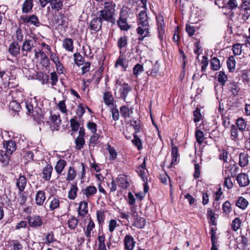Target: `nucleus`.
<instances>
[{
    "label": "nucleus",
    "instance_id": "f257e3e1",
    "mask_svg": "<svg viewBox=\"0 0 250 250\" xmlns=\"http://www.w3.org/2000/svg\"><path fill=\"white\" fill-rule=\"evenodd\" d=\"M137 19L138 27L136 31L138 35V42L141 43L145 38L149 37L151 36L150 32V26L146 9L140 11Z\"/></svg>",
    "mask_w": 250,
    "mask_h": 250
},
{
    "label": "nucleus",
    "instance_id": "f03ea898",
    "mask_svg": "<svg viewBox=\"0 0 250 250\" xmlns=\"http://www.w3.org/2000/svg\"><path fill=\"white\" fill-rule=\"evenodd\" d=\"M116 4L113 1H105L103 8L97 12V15L107 22L114 25L116 23L115 18Z\"/></svg>",
    "mask_w": 250,
    "mask_h": 250
},
{
    "label": "nucleus",
    "instance_id": "7ed1b4c3",
    "mask_svg": "<svg viewBox=\"0 0 250 250\" xmlns=\"http://www.w3.org/2000/svg\"><path fill=\"white\" fill-rule=\"evenodd\" d=\"M129 12L127 7H123L119 13V18L116 21L118 27L121 31H128L131 27V25L127 22L129 17Z\"/></svg>",
    "mask_w": 250,
    "mask_h": 250
},
{
    "label": "nucleus",
    "instance_id": "20e7f679",
    "mask_svg": "<svg viewBox=\"0 0 250 250\" xmlns=\"http://www.w3.org/2000/svg\"><path fill=\"white\" fill-rule=\"evenodd\" d=\"M118 84L116 88L118 89V92H115V96L117 99H120L125 101L126 99L132 90V87L126 82H122L118 81L116 83Z\"/></svg>",
    "mask_w": 250,
    "mask_h": 250
},
{
    "label": "nucleus",
    "instance_id": "39448f33",
    "mask_svg": "<svg viewBox=\"0 0 250 250\" xmlns=\"http://www.w3.org/2000/svg\"><path fill=\"white\" fill-rule=\"evenodd\" d=\"M223 167L225 168V174L227 175V172H229L230 176L234 177L239 169L238 167L236 165L235 162L231 159L229 160V162L223 163Z\"/></svg>",
    "mask_w": 250,
    "mask_h": 250
},
{
    "label": "nucleus",
    "instance_id": "423d86ee",
    "mask_svg": "<svg viewBox=\"0 0 250 250\" xmlns=\"http://www.w3.org/2000/svg\"><path fill=\"white\" fill-rule=\"evenodd\" d=\"M20 20L24 23L28 24H32L36 27L40 26V22L38 17L34 14L31 15H23L21 16Z\"/></svg>",
    "mask_w": 250,
    "mask_h": 250
},
{
    "label": "nucleus",
    "instance_id": "0eeeda50",
    "mask_svg": "<svg viewBox=\"0 0 250 250\" xmlns=\"http://www.w3.org/2000/svg\"><path fill=\"white\" fill-rule=\"evenodd\" d=\"M48 120H49L50 123H51V124H49V125H50V127L52 131L59 130L60 125L61 124V120L60 115H52V111H51L48 116Z\"/></svg>",
    "mask_w": 250,
    "mask_h": 250
},
{
    "label": "nucleus",
    "instance_id": "6e6552de",
    "mask_svg": "<svg viewBox=\"0 0 250 250\" xmlns=\"http://www.w3.org/2000/svg\"><path fill=\"white\" fill-rule=\"evenodd\" d=\"M104 21L100 16L97 15L91 21L88 27L90 30L98 32L102 29L103 22Z\"/></svg>",
    "mask_w": 250,
    "mask_h": 250
},
{
    "label": "nucleus",
    "instance_id": "1a4fd4ad",
    "mask_svg": "<svg viewBox=\"0 0 250 250\" xmlns=\"http://www.w3.org/2000/svg\"><path fill=\"white\" fill-rule=\"evenodd\" d=\"M27 219L28 225L33 228L41 227L43 224L42 217L39 215L29 216L27 217Z\"/></svg>",
    "mask_w": 250,
    "mask_h": 250
},
{
    "label": "nucleus",
    "instance_id": "9d476101",
    "mask_svg": "<svg viewBox=\"0 0 250 250\" xmlns=\"http://www.w3.org/2000/svg\"><path fill=\"white\" fill-rule=\"evenodd\" d=\"M171 144L172 147L171 150V162L167 166L168 168H172L174 166L178 163V158L179 156L178 148L176 146H173V140L171 139Z\"/></svg>",
    "mask_w": 250,
    "mask_h": 250
},
{
    "label": "nucleus",
    "instance_id": "9b49d317",
    "mask_svg": "<svg viewBox=\"0 0 250 250\" xmlns=\"http://www.w3.org/2000/svg\"><path fill=\"white\" fill-rule=\"evenodd\" d=\"M21 47L17 42L13 41L9 45L8 53L11 56L16 58L20 54Z\"/></svg>",
    "mask_w": 250,
    "mask_h": 250
},
{
    "label": "nucleus",
    "instance_id": "f8f14e48",
    "mask_svg": "<svg viewBox=\"0 0 250 250\" xmlns=\"http://www.w3.org/2000/svg\"><path fill=\"white\" fill-rule=\"evenodd\" d=\"M123 241L125 250H133L136 242L131 235H126Z\"/></svg>",
    "mask_w": 250,
    "mask_h": 250
},
{
    "label": "nucleus",
    "instance_id": "ddd939ff",
    "mask_svg": "<svg viewBox=\"0 0 250 250\" xmlns=\"http://www.w3.org/2000/svg\"><path fill=\"white\" fill-rule=\"evenodd\" d=\"M3 147L5 149V152L10 155H11L17 149L15 141L12 140L3 141Z\"/></svg>",
    "mask_w": 250,
    "mask_h": 250
},
{
    "label": "nucleus",
    "instance_id": "4468645a",
    "mask_svg": "<svg viewBox=\"0 0 250 250\" xmlns=\"http://www.w3.org/2000/svg\"><path fill=\"white\" fill-rule=\"evenodd\" d=\"M236 180L240 187H245L250 184L249 176L245 173H241L236 176Z\"/></svg>",
    "mask_w": 250,
    "mask_h": 250
},
{
    "label": "nucleus",
    "instance_id": "2eb2a0df",
    "mask_svg": "<svg viewBox=\"0 0 250 250\" xmlns=\"http://www.w3.org/2000/svg\"><path fill=\"white\" fill-rule=\"evenodd\" d=\"M53 169V167L50 164L46 165L42 169V173L40 174L41 177L45 181H50L51 178Z\"/></svg>",
    "mask_w": 250,
    "mask_h": 250
},
{
    "label": "nucleus",
    "instance_id": "dca6fc26",
    "mask_svg": "<svg viewBox=\"0 0 250 250\" xmlns=\"http://www.w3.org/2000/svg\"><path fill=\"white\" fill-rule=\"evenodd\" d=\"M116 182L119 187L122 189L127 188L130 185L127 180V177L125 174H120L116 179Z\"/></svg>",
    "mask_w": 250,
    "mask_h": 250
},
{
    "label": "nucleus",
    "instance_id": "f3484780",
    "mask_svg": "<svg viewBox=\"0 0 250 250\" xmlns=\"http://www.w3.org/2000/svg\"><path fill=\"white\" fill-rule=\"evenodd\" d=\"M132 215L134 217L133 226L138 229H143L146 225V219L143 217L139 216L136 211H134Z\"/></svg>",
    "mask_w": 250,
    "mask_h": 250
},
{
    "label": "nucleus",
    "instance_id": "a211bd4d",
    "mask_svg": "<svg viewBox=\"0 0 250 250\" xmlns=\"http://www.w3.org/2000/svg\"><path fill=\"white\" fill-rule=\"evenodd\" d=\"M41 113L39 112H36V113L33 114V119L36 121L38 124H44L45 122L46 124H49L50 121L48 120V118L45 116V113H42V111L40 110Z\"/></svg>",
    "mask_w": 250,
    "mask_h": 250
},
{
    "label": "nucleus",
    "instance_id": "6ab92c4d",
    "mask_svg": "<svg viewBox=\"0 0 250 250\" xmlns=\"http://www.w3.org/2000/svg\"><path fill=\"white\" fill-rule=\"evenodd\" d=\"M81 191L87 198H89L93 197L97 193V189L95 186L89 185L82 189Z\"/></svg>",
    "mask_w": 250,
    "mask_h": 250
},
{
    "label": "nucleus",
    "instance_id": "aec40b11",
    "mask_svg": "<svg viewBox=\"0 0 250 250\" xmlns=\"http://www.w3.org/2000/svg\"><path fill=\"white\" fill-rule=\"evenodd\" d=\"M27 179L24 175L21 174L19 177L16 180V186L20 192H22L27 185Z\"/></svg>",
    "mask_w": 250,
    "mask_h": 250
},
{
    "label": "nucleus",
    "instance_id": "412c9836",
    "mask_svg": "<svg viewBox=\"0 0 250 250\" xmlns=\"http://www.w3.org/2000/svg\"><path fill=\"white\" fill-rule=\"evenodd\" d=\"M49 201V210L50 211H54L60 207V200L57 197H53L48 199Z\"/></svg>",
    "mask_w": 250,
    "mask_h": 250
},
{
    "label": "nucleus",
    "instance_id": "4be33fe9",
    "mask_svg": "<svg viewBox=\"0 0 250 250\" xmlns=\"http://www.w3.org/2000/svg\"><path fill=\"white\" fill-rule=\"evenodd\" d=\"M46 199L45 192L44 190H38L35 195V203L36 204L39 206H42L43 205Z\"/></svg>",
    "mask_w": 250,
    "mask_h": 250
},
{
    "label": "nucleus",
    "instance_id": "5701e85b",
    "mask_svg": "<svg viewBox=\"0 0 250 250\" xmlns=\"http://www.w3.org/2000/svg\"><path fill=\"white\" fill-rule=\"evenodd\" d=\"M78 190L79 188L76 182L71 184L70 189L68 192V198L72 200H75L77 196V193Z\"/></svg>",
    "mask_w": 250,
    "mask_h": 250
},
{
    "label": "nucleus",
    "instance_id": "b1692460",
    "mask_svg": "<svg viewBox=\"0 0 250 250\" xmlns=\"http://www.w3.org/2000/svg\"><path fill=\"white\" fill-rule=\"evenodd\" d=\"M119 66L122 67V71L123 72L126 71L127 67H128V62H126L125 58L121 55H120L117 58L114 64V67L115 68H117Z\"/></svg>",
    "mask_w": 250,
    "mask_h": 250
},
{
    "label": "nucleus",
    "instance_id": "393cba45",
    "mask_svg": "<svg viewBox=\"0 0 250 250\" xmlns=\"http://www.w3.org/2000/svg\"><path fill=\"white\" fill-rule=\"evenodd\" d=\"M33 44L31 40H25L22 43L21 50L23 56H27V53L30 52L33 47Z\"/></svg>",
    "mask_w": 250,
    "mask_h": 250
},
{
    "label": "nucleus",
    "instance_id": "a878e982",
    "mask_svg": "<svg viewBox=\"0 0 250 250\" xmlns=\"http://www.w3.org/2000/svg\"><path fill=\"white\" fill-rule=\"evenodd\" d=\"M33 6V0H25L21 7L22 13H30L32 11Z\"/></svg>",
    "mask_w": 250,
    "mask_h": 250
},
{
    "label": "nucleus",
    "instance_id": "bb28decb",
    "mask_svg": "<svg viewBox=\"0 0 250 250\" xmlns=\"http://www.w3.org/2000/svg\"><path fill=\"white\" fill-rule=\"evenodd\" d=\"M88 202L85 201H81L79 203L78 208V215L83 217L88 213Z\"/></svg>",
    "mask_w": 250,
    "mask_h": 250
},
{
    "label": "nucleus",
    "instance_id": "cd10ccee",
    "mask_svg": "<svg viewBox=\"0 0 250 250\" xmlns=\"http://www.w3.org/2000/svg\"><path fill=\"white\" fill-rule=\"evenodd\" d=\"M62 47L67 51H73L74 49V42L73 40L69 38H66L62 41Z\"/></svg>",
    "mask_w": 250,
    "mask_h": 250
},
{
    "label": "nucleus",
    "instance_id": "c85d7f7f",
    "mask_svg": "<svg viewBox=\"0 0 250 250\" xmlns=\"http://www.w3.org/2000/svg\"><path fill=\"white\" fill-rule=\"evenodd\" d=\"M230 138L231 140L235 142L239 141L240 138L239 137V129L237 128V126L234 125H231L230 127Z\"/></svg>",
    "mask_w": 250,
    "mask_h": 250
},
{
    "label": "nucleus",
    "instance_id": "c756f323",
    "mask_svg": "<svg viewBox=\"0 0 250 250\" xmlns=\"http://www.w3.org/2000/svg\"><path fill=\"white\" fill-rule=\"evenodd\" d=\"M66 164L67 162L64 159H60L58 161L55 166V169L58 175H61L62 174L66 167Z\"/></svg>",
    "mask_w": 250,
    "mask_h": 250
},
{
    "label": "nucleus",
    "instance_id": "7c9ffc66",
    "mask_svg": "<svg viewBox=\"0 0 250 250\" xmlns=\"http://www.w3.org/2000/svg\"><path fill=\"white\" fill-rule=\"evenodd\" d=\"M155 19L156 21L157 29L165 28L166 24L164 21V13L159 12L156 15Z\"/></svg>",
    "mask_w": 250,
    "mask_h": 250
},
{
    "label": "nucleus",
    "instance_id": "2f4dec72",
    "mask_svg": "<svg viewBox=\"0 0 250 250\" xmlns=\"http://www.w3.org/2000/svg\"><path fill=\"white\" fill-rule=\"evenodd\" d=\"M216 229L211 227L210 229V239L211 242V247L210 250H218L216 245Z\"/></svg>",
    "mask_w": 250,
    "mask_h": 250
},
{
    "label": "nucleus",
    "instance_id": "473e14b6",
    "mask_svg": "<svg viewBox=\"0 0 250 250\" xmlns=\"http://www.w3.org/2000/svg\"><path fill=\"white\" fill-rule=\"evenodd\" d=\"M77 171L74 166H70L68 169L66 180L70 182L73 181L77 176Z\"/></svg>",
    "mask_w": 250,
    "mask_h": 250
},
{
    "label": "nucleus",
    "instance_id": "72a5a7b5",
    "mask_svg": "<svg viewBox=\"0 0 250 250\" xmlns=\"http://www.w3.org/2000/svg\"><path fill=\"white\" fill-rule=\"evenodd\" d=\"M13 91L10 90V83H6L3 82L0 84V95H7V93L9 95H11Z\"/></svg>",
    "mask_w": 250,
    "mask_h": 250
},
{
    "label": "nucleus",
    "instance_id": "f704fd0d",
    "mask_svg": "<svg viewBox=\"0 0 250 250\" xmlns=\"http://www.w3.org/2000/svg\"><path fill=\"white\" fill-rule=\"evenodd\" d=\"M249 156L247 153H241L239 157V165L242 167H246L249 163Z\"/></svg>",
    "mask_w": 250,
    "mask_h": 250
},
{
    "label": "nucleus",
    "instance_id": "c9c22d12",
    "mask_svg": "<svg viewBox=\"0 0 250 250\" xmlns=\"http://www.w3.org/2000/svg\"><path fill=\"white\" fill-rule=\"evenodd\" d=\"M103 100L104 104L107 106L114 104V98L110 91H106L104 93Z\"/></svg>",
    "mask_w": 250,
    "mask_h": 250
},
{
    "label": "nucleus",
    "instance_id": "e433bc0d",
    "mask_svg": "<svg viewBox=\"0 0 250 250\" xmlns=\"http://www.w3.org/2000/svg\"><path fill=\"white\" fill-rule=\"evenodd\" d=\"M78 223V218L74 215H71L67 220L68 228L71 230H74L77 228Z\"/></svg>",
    "mask_w": 250,
    "mask_h": 250
},
{
    "label": "nucleus",
    "instance_id": "4c0bfd02",
    "mask_svg": "<svg viewBox=\"0 0 250 250\" xmlns=\"http://www.w3.org/2000/svg\"><path fill=\"white\" fill-rule=\"evenodd\" d=\"M130 124L131 126H132L135 130L134 133H138L141 131L143 125L141 124V121L140 119H137L136 120H134V119H132L130 120Z\"/></svg>",
    "mask_w": 250,
    "mask_h": 250
},
{
    "label": "nucleus",
    "instance_id": "58836bf2",
    "mask_svg": "<svg viewBox=\"0 0 250 250\" xmlns=\"http://www.w3.org/2000/svg\"><path fill=\"white\" fill-rule=\"evenodd\" d=\"M236 125L239 131L243 133V132L246 130L247 122L243 118H239L236 120Z\"/></svg>",
    "mask_w": 250,
    "mask_h": 250
},
{
    "label": "nucleus",
    "instance_id": "ea45409f",
    "mask_svg": "<svg viewBox=\"0 0 250 250\" xmlns=\"http://www.w3.org/2000/svg\"><path fill=\"white\" fill-rule=\"evenodd\" d=\"M50 5L53 10L59 11L63 7V2L62 0H51Z\"/></svg>",
    "mask_w": 250,
    "mask_h": 250
},
{
    "label": "nucleus",
    "instance_id": "a19ab883",
    "mask_svg": "<svg viewBox=\"0 0 250 250\" xmlns=\"http://www.w3.org/2000/svg\"><path fill=\"white\" fill-rule=\"evenodd\" d=\"M210 68L214 70H218L221 67L220 61L216 57H213L210 60Z\"/></svg>",
    "mask_w": 250,
    "mask_h": 250
},
{
    "label": "nucleus",
    "instance_id": "79ce46f5",
    "mask_svg": "<svg viewBox=\"0 0 250 250\" xmlns=\"http://www.w3.org/2000/svg\"><path fill=\"white\" fill-rule=\"evenodd\" d=\"M0 155V162L1 163V166H7L9 165L10 155L1 150Z\"/></svg>",
    "mask_w": 250,
    "mask_h": 250
},
{
    "label": "nucleus",
    "instance_id": "37998d69",
    "mask_svg": "<svg viewBox=\"0 0 250 250\" xmlns=\"http://www.w3.org/2000/svg\"><path fill=\"white\" fill-rule=\"evenodd\" d=\"M106 150H107L109 156V160L110 161H114L117 158V153L115 148L111 146L110 145L107 144L106 145Z\"/></svg>",
    "mask_w": 250,
    "mask_h": 250
},
{
    "label": "nucleus",
    "instance_id": "c03bdc74",
    "mask_svg": "<svg viewBox=\"0 0 250 250\" xmlns=\"http://www.w3.org/2000/svg\"><path fill=\"white\" fill-rule=\"evenodd\" d=\"M229 88L233 97H235L238 95L240 89L236 83H230Z\"/></svg>",
    "mask_w": 250,
    "mask_h": 250
},
{
    "label": "nucleus",
    "instance_id": "a18cd8bd",
    "mask_svg": "<svg viewBox=\"0 0 250 250\" xmlns=\"http://www.w3.org/2000/svg\"><path fill=\"white\" fill-rule=\"evenodd\" d=\"M236 206L242 209H245L249 204L248 201L242 196L239 197L236 201Z\"/></svg>",
    "mask_w": 250,
    "mask_h": 250
},
{
    "label": "nucleus",
    "instance_id": "49530a36",
    "mask_svg": "<svg viewBox=\"0 0 250 250\" xmlns=\"http://www.w3.org/2000/svg\"><path fill=\"white\" fill-rule=\"evenodd\" d=\"M75 144V149L77 150H80L84 147L85 145L84 138L77 137L74 141Z\"/></svg>",
    "mask_w": 250,
    "mask_h": 250
},
{
    "label": "nucleus",
    "instance_id": "de8ad7c7",
    "mask_svg": "<svg viewBox=\"0 0 250 250\" xmlns=\"http://www.w3.org/2000/svg\"><path fill=\"white\" fill-rule=\"evenodd\" d=\"M77 116H75L70 120V125L72 132H77L80 127V123L77 120Z\"/></svg>",
    "mask_w": 250,
    "mask_h": 250
},
{
    "label": "nucleus",
    "instance_id": "09e8293b",
    "mask_svg": "<svg viewBox=\"0 0 250 250\" xmlns=\"http://www.w3.org/2000/svg\"><path fill=\"white\" fill-rule=\"evenodd\" d=\"M207 217L209 220V223L212 226H216V218L215 217V213L211 208L207 209Z\"/></svg>",
    "mask_w": 250,
    "mask_h": 250
},
{
    "label": "nucleus",
    "instance_id": "8fccbe9b",
    "mask_svg": "<svg viewBox=\"0 0 250 250\" xmlns=\"http://www.w3.org/2000/svg\"><path fill=\"white\" fill-rule=\"evenodd\" d=\"M132 108H130L129 109L125 105H122L120 108V113L121 116L125 119L127 117H130V112L131 111V113H132Z\"/></svg>",
    "mask_w": 250,
    "mask_h": 250
},
{
    "label": "nucleus",
    "instance_id": "3c124183",
    "mask_svg": "<svg viewBox=\"0 0 250 250\" xmlns=\"http://www.w3.org/2000/svg\"><path fill=\"white\" fill-rule=\"evenodd\" d=\"M227 67L229 72H233L235 69L236 62L234 57L230 56L227 61Z\"/></svg>",
    "mask_w": 250,
    "mask_h": 250
},
{
    "label": "nucleus",
    "instance_id": "603ef678",
    "mask_svg": "<svg viewBox=\"0 0 250 250\" xmlns=\"http://www.w3.org/2000/svg\"><path fill=\"white\" fill-rule=\"evenodd\" d=\"M127 45V37L124 35L120 37L117 41V46L119 49H122Z\"/></svg>",
    "mask_w": 250,
    "mask_h": 250
},
{
    "label": "nucleus",
    "instance_id": "864d4df0",
    "mask_svg": "<svg viewBox=\"0 0 250 250\" xmlns=\"http://www.w3.org/2000/svg\"><path fill=\"white\" fill-rule=\"evenodd\" d=\"M73 57L74 62L77 65L80 66L83 64L84 58L79 52L75 53L73 54Z\"/></svg>",
    "mask_w": 250,
    "mask_h": 250
},
{
    "label": "nucleus",
    "instance_id": "5fc2aeb1",
    "mask_svg": "<svg viewBox=\"0 0 250 250\" xmlns=\"http://www.w3.org/2000/svg\"><path fill=\"white\" fill-rule=\"evenodd\" d=\"M137 134V133L133 134V139L132 140L131 142L132 144L140 150L142 148V142Z\"/></svg>",
    "mask_w": 250,
    "mask_h": 250
},
{
    "label": "nucleus",
    "instance_id": "6e6d98bb",
    "mask_svg": "<svg viewBox=\"0 0 250 250\" xmlns=\"http://www.w3.org/2000/svg\"><path fill=\"white\" fill-rule=\"evenodd\" d=\"M225 7L230 10V12L231 13V15H233V12H232V10H235L238 7V3L236 0H229L228 2L226 3Z\"/></svg>",
    "mask_w": 250,
    "mask_h": 250
},
{
    "label": "nucleus",
    "instance_id": "4d7b16f0",
    "mask_svg": "<svg viewBox=\"0 0 250 250\" xmlns=\"http://www.w3.org/2000/svg\"><path fill=\"white\" fill-rule=\"evenodd\" d=\"M232 204L229 201H226L222 205L223 213L225 215H229L232 211Z\"/></svg>",
    "mask_w": 250,
    "mask_h": 250
},
{
    "label": "nucleus",
    "instance_id": "13d9d810",
    "mask_svg": "<svg viewBox=\"0 0 250 250\" xmlns=\"http://www.w3.org/2000/svg\"><path fill=\"white\" fill-rule=\"evenodd\" d=\"M194 43L195 47L194 53L197 55V58H198L199 55L202 53V46L200 45L201 41L199 39H196Z\"/></svg>",
    "mask_w": 250,
    "mask_h": 250
},
{
    "label": "nucleus",
    "instance_id": "bf43d9fd",
    "mask_svg": "<svg viewBox=\"0 0 250 250\" xmlns=\"http://www.w3.org/2000/svg\"><path fill=\"white\" fill-rule=\"evenodd\" d=\"M228 79L227 76L225 74V73L223 71H220L217 76V80L219 83L222 85L224 86L226 82Z\"/></svg>",
    "mask_w": 250,
    "mask_h": 250
},
{
    "label": "nucleus",
    "instance_id": "052dcab7",
    "mask_svg": "<svg viewBox=\"0 0 250 250\" xmlns=\"http://www.w3.org/2000/svg\"><path fill=\"white\" fill-rule=\"evenodd\" d=\"M21 104H20L16 101L13 100L10 102L9 104V108L14 112H19L21 107Z\"/></svg>",
    "mask_w": 250,
    "mask_h": 250
},
{
    "label": "nucleus",
    "instance_id": "680f3d73",
    "mask_svg": "<svg viewBox=\"0 0 250 250\" xmlns=\"http://www.w3.org/2000/svg\"><path fill=\"white\" fill-rule=\"evenodd\" d=\"M40 53L41 54L42 57L41 63L42 65L45 68L49 67L50 65L49 59L43 52L40 51Z\"/></svg>",
    "mask_w": 250,
    "mask_h": 250
},
{
    "label": "nucleus",
    "instance_id": "e2e57ef3",
    "mask_svg": "<svg viewBox=\"0 0 250 250\" xmlns=\"http://www.w3.org/2000/svg\"><path fill=\"white\" fill-rule=\"evenodd\" d=\"M195 137L197 142L201 145L205 140L204 133L200 129H197L195 131Z\"/></svg>",
    "mask_w": 250,
    "mask_h": 250
},
{
    "label": "nucleus",
    "instance_id": "0e129e2a",
    "mask_svg": "<svg viewBox=\"0 0 250 250\" xmlns=\"http://www.w3.org/2000/svg\"><path fill=\"white\" fill-rule=\"evenodd\" d=\"M96 217L99 225H102L105 219V211L104 210H97L96 211Z\"/></svg>",
    "mask_w": 250,
    "mask_h": 250
},
{
    "label": "nucleus",
    "instance_id": "69168bd1",
    "mask_svg": "<svg viewBox=\"0 0 250 250\" xmlns=\"http://www.w3.org/2000/svg\"><path fill=\"white\" fill-rule=\"evenodd\" d=\"M144 66L143 64H141L139 63H137L133 68V75L137 77L139 74L144 71Z\"/></svg>",
    "mask_w": 250,
    "mask_h": 250
},
{
    "label": "nucleus",
    "instance_id": "338daca9",
    "mask_svg": "<svg viewBox=\"0 0 250 250\" xmlns=\"http://www.w3.org/2000/svg\"><path fill=\"white\" fill-rule=\"evenodd\" d=\"M193 115L194 116L193 121L194 123H198L202 119V115L201 113V110L198 107H197L193 111Z\"/></svg>",
    "mask_w": 250,
    "mask_h": 250
},
{
    "label": "nucleus",
    "instance_id": "774afa93",
    "mask_svg": "<svg viewBox=\"0 0 250 250\" xmlns=\"http://www.w3.org/2000/svg\"><path fill=\"white\" fill-rule=\"evenodd\" d=\"M100 135L97 133H93V135L90 137L89 142L90 145L92 146L93 147L98 145L99 143V139Z\"/></svg>",
    "mask_w": 250,
    "mask_h": 250
}]
</instances>
